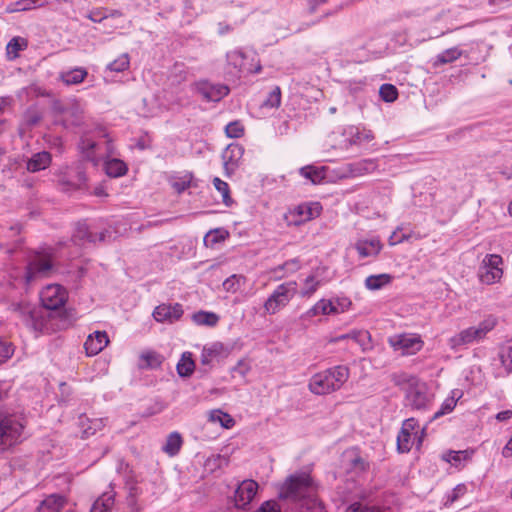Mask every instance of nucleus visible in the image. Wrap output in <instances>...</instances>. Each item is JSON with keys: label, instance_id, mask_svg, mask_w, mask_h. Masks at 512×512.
Wrapping results in <instances>:
<instances>
[{"label": "nucleus", "instance_id": "f257e3e1", "mask_svg": "<svg viewBox=\"0 0 512 512\" xmlns=\"http://www.w3.org/2000/svg\"><path fill=\"white\" fill-rule=\"evenodd\" d=\"M279 499L289 500L307 512H322L323 506L316 497V485L306 471L289 475L279 487Z\"/></svg>", "mask_w": 512, "mask_h": 512}, {"label": "nucleus", "instance_id": "f03ea898", "mask_svg": "<svg viewBox=\"0 0 512 512\" xmlns=\"http://www.w3.org/2000/svg\"><path fill=\"white\" fill-rule=\"evenodd\" d=\"M349 378V369L338 365L312 376L309 390L316 395H325L340 389Z\"/></svg>", "mask_w": 512, "mask_h": 512}, {"label": "nucleus", "instance_id": "7ed1b4c3", "mask_svg": "<svg viewBox=\"0 0 512 512\" xmlns=\"http://www.w3.org/2000/svg\"><path fill=\"white\" fill-rule=\"evenodd\" d=\"M498 324V319L493 315H488L475 326L461 330L449 339V346L456 350L459 347L467 346L473 343H479L486 339Z\"/></svg>", "mask_w": 512, "mask_h": 512}, {"label": "nucleus", "instance_id": "20e7f679", "mask_svg": "<svg viewBox=\"0 0 512 512\" xmlns=\"http://www.w3.org/2000/svg\"><path fill=\"white\" fill-rule=\"evenodd\" d=\"M54 270L53 249L36 251L30 256L24 275L25 284L28 286L34 281L49 277Z\"/></svg>", "mask_w": 512, "mask_h": 512}, {"label": "nucleus", "instance_id": "39448f33", "mask_svg": "<svg viewBox=\"0 0 512 512\" xmlns=\"http://www.w3.org/2000/svg\"><path fill=\"white\" fill-rule=\"evenodd\" d=\"M433 403V394L430 393L426 383L411 377L405 389V405L413 410L427 411Z\"/></svg>", "mask_w": 512, "mask_h": 512}, {"label": "nucleus", "instance_id": "423d86ee", "mask_svg": "<svg viewBox=\"0 0 512 512\" xmlns=\"http://www.w3.org/2000/svg\"><path fill=\"white\" fill-rule=\"evenodd\" d=\"M297 293V282L287 281L276 287L264 303L267 314L273 315L286 307Z\"/></svg>", "mask_w": 512, "mask_h": 512}, {"label": "nucleus", "instance_id": "0eeeda50", "mask_svg": "<svg viewBox=\"0 0 512 512\" xmlns=\"http://www.w3.org/2000/svg\"><path fill=\"white\" fill-rule=\"evenodd\" d=\"M10 309L22 320L27 328L35 332H41L45 328L46 320L42 309L24 301L12 303Z\"/></svg>", "mask_w": 512, "mask_h": 512}, {"label": "nucleus", "instance_id": "6e6552de", "mask_svg": "<svg viewBox=\"0 0 512 512\" xmlns=\"http://www.w3.org/2000/svg\"><path fill=\"white\" fill-rule=\"evenodd\" d=\"M24 424L15 415H0V446L10 447L20 441Z\"/></svg>", "mask_w": 512, "mask_h": 512}, {"label": "nucleus", "instance_id": "1a4fd4ad", "mask_svg": "<svg viewBox=\"0 0 512 512\" xmlns=\"http://www.w3.org/2000/svg\"><path fill=\"white\" fill-rule=\"evenodd\" d=\"M230 354V349L221 342H213L203 347L200 357L202 367L198 372L207 375L212 368L213 362H221Z\"/></svg>", "mask_w": 512, "mask_h": 512}, {"label": "nucleus", "instance_id": "9d476101", "mask_svg": "<svg viewBox=\"0 0 512 512\" xmlns=\"http://www.w3.org/2000/svg\"><path fill=\"white\" fill-rule=\"evenodd\" d=\"M87 177L83 166L79 163L67 167L59 174L58 182L64 191H73L83 189L86 185Z\"/></svg>", "mask_w": 512, "mask_h": 512}, {"label": "nucleus", "instance_id": "9b49d317", "mask_svg": "<svg viewBox=\"0 0 512 512\" xmlns=\"http://www.w3.org/2000/svg\"><path fill=\"white\" fill-rule=\"evenodd\" d=\"M389 343L395 351H401L403 355H414L423 347L420 336L413 334L395 335L389 339Z\"/></svg>", "mask_w": 512, "mask_h": 512}, {"label": "nucleus", "instance_id": "f8f14e48", "mask_svg": "<svg viewBox=\"0 0 512 512\" xmlns=\"http://www.w3.org/2000/svg\"><path fill=\"white\" fill-rule=\"evenodd\" d=\"M80 149L86 155L89 160H97L104 155L110 156L114 153L113 146L110 139H106L104 142V151L102 152L101 144L92 140L91 138L84 136L81 138L79 143Z\"/></svg>", "mask_w": 512, "mask_h": 512}, {"label": "nucleus", "instance_id": "ddd939ff", "mask_svg": "<svg viewBox=\"0 0 512 512\" xmlns=\"http://www.w3.org/2000/svg\"><path fill=\"white\" fill-rule=\"evenodd\" d=\"M40 299L47 310H57L65 304L66 293L60 285H48L41 292Z\"/></svg>", "mask_w": 512, "mask_h": 512}, {"label": "nucleus", "instance_id": "4468645a", "mask_svg": "<svg viewBox=\"0 0 512 512\" xmlns=\"http://www.w3.org/2000/svg\"><path fill=\"white\" fill-rule=\"evenodd\" d=\"M107 234V231L94 233L93 231L90 230L86 222H78L75 227L74 233L72 234L71 241L74 245L84 246L86 243H96L97 241H104Z\"/></svg>", "mask_w": 512, "mask_h": 512}, {"label": "nucleus", "instance_id": "2eb2a0df", "mask_svg": "<svg viewBox=\"0 0 512 512\" xmlns=\"http://www.w3.org/2000/svg\"><path fill=\"white\" fill-rule=\"evenodd\" d=\"M258 489V483L254 480H244L238 486L234 494L235 505L245 508L250 504Z\"/></svg>", "mask_w": 512, "mask_h": 512}, {"label": "nucleus", "instance_id": "dca6fc26", "mask_svg": "<svg viewBox=\"0 0 512 512\" xmlns=\"http://www.w3.org/2000/svg\"><path fill=\"white\" fill-rule=\"evenodd\" d=\"M183 315L182 305L179 303L161 304L157 306L153 312V317L158 322H170L173 323L179 320Z\"/></svg>", "mask_w": 512, "mask_h": 512}, {"label": "nucleus", "instance_id": "f3484780", "mask_svg": "<svg viewBox=\"0 0 512 512\" xmlns=\"http://www.w3.org/2000/svg\"><path fill=\"white\" fill-rule=\"evenodd\" d=\"M198 92L208 101H220L228 95L229 88L223 84H212L208 81H201L197 84Z\"/></svg>", "mask_w": 512, "mask_h": 512}, {"label": "nucleus", "instance_id": "a211bd4d", "mask_svg": "<svg viewBox=\"0 0 512 512\" xmlns=\"http://www.w3.org/2000/svg\"><path fill=\"white\" fill-rule=\"evenodd\" d=\"M109 343L108 335L105 331H95L90 334L84 343L87 355L94 356L100 353Z\"/></svg>", "mask_w": 512, "mask_h": 512}, {"label": "nucleus", "instance_id": "6ab92c4d", "mask_svg": "<svg viewBox=\"0 0 512 512\" xmlns=\"http://www.w3.org/2000/svg\"><path fill=\"white\" fill-rule=\"evenodd\" d=\"M296 216L300 217V220H293L294 226H299L315 217H318L321 213L322 207L318 202L304 203L291 209Z\"/></svg>", "mask_w": 512, "mask_h": 512}, {"label": "nucleus", "instance_id": "aec40b11", "mask_svg": "<svg viewBox=\"0 0 512 512\" xmlns=\"http://www.w3.org/2000/svg\"><path fill=\"white\" fill-rule=\"evenodd\" d=\"M377 163L373 159H362L353 163H348L345 167V175L349 177H360L375 171Z\"/></svg>", "mask_w": 512, "mask_h": 512}, {"label": "nucleus", "instance_id": "412c9836", "mask_svg": "<svg viewBox=\"0 0 512 512\" xmlns=\"http://www.w3.org/2000/svg\"><path fill=\"white\" fill-rule=\"evenodd\" d=\"M67 504V498L61 494H50L38 505L35 512H61Z\"/></svg>", "mask_w": 512, "mask_h": 512}, {"label": "nucleus", "instance_id": "4be33fe9", "mask_svg": "<svg viewBox=\"0 0 512 512\" xmlns=\"http://www.w3.org/2000/svg\"><path fill=\"white\" fill-rule=\"evenodd\" d=\"M52 155L48 151H40L33 154L26 162V169L31 173L42 171L49 167Z\"/></svg>", "mask_w": 512, "mask_h": 512}, {"label": "nucleus", "instance_id": "5701e85b", "mask_svg": "<svg viewBox=\"0 0 512 512\" xmlns=\"http://www.w3.org/2000/svg\"><path fill=\"white\" fill-rule=\"evenodd\" d=\"M355 249L361 258L376 257L382 249V244L378 239L359 240L355 244Z\"/></svg>", "mask_w": 512, "mask_h": 512}, {"label": "nucleus", "instance_id": "b1692460", "mask_svg": "<svg viewBox=\"0 0 512 512\" xmlns=\"http://www.w3.org/2000/svg\"><path fill=\"white\" fill-rule=\"evenodd\" d=\"M88 72L85 68L77 67L59 73V79L67 86L77 85L84 81Z\"/></svg>", "mask_w": 512, "mask_h": 512}, {"label": "nucleus", "instance_id": "393cba45", "mask_svg": "<svg viewBox=\"0 0 512 512\" xmlns=\"http://www.w3.org/2000/svg\"><path fill=\"white\" fill-rule=\"evenodd\" d=\"M115 494L113 492L103 493L92 505L90 512H110L114 505Z\"/></svg>", "mask_w": 512, "mask_h": 512}, {"label": "nucleus", "instance_id": "a878e982", "mask_svg": "<svg viewBox=\"0 0 512 512\" xmlns=\"http://www.w3.org/2000/svg\"><path fill=\"white\" fill-rule=\"evenodd\" d=\"M177 373L180 377H189L195 370V362L192 353L184 352L177 364Z\"/></svg>", "mask_w": 512, "mask_h": 512}, {"label": "nucleus", "instance_id": "bb28decb", "mask_svg": "<svg viewBox=\"0 0 512 512\" xmlns=\"http://www.w3.org/2000/svg\"><path fill=\"white\" fill-rule=\"evenodd\" d=\"M393 277L390 274L370 275L365 279V286L369 290H379L391 283Z\"/></svg>", "mask_w": 512, "mask_h": 512}, {"label": "nucleus", "instance_id": "cd10ccee", "mask_svg": "<svg viewBox=\"0 0 512 512\" xmlns=\"http://www.w3.org/2000/svg\"><path fill=\"white\" fill-rule=\"evenodd\" d=\"M105 171L108 176L117 178L126 174L127 166L122 160L112 158L105 162Z\"/></svg>", "mask_w": 512, "mask_h": 512}, {"label": "nucleus", "instance_id": "c85d7f7f", "mask_svg": "<svg viewBox=\"0 0 512 512\" xmlns=\"http://www.w3.org/2000/svg\"><path fill=\"white\" fill-rule=\"evenodd\" d=\"M182 437L178 432H172L168 435L163 451L169 456H175L179 453L182 446Z\"/></svg>", "mask_w": 512, "mask_h": 512}, {"label": "nucleus", "instance_id": "c756f323", "mask_svg": "<svg viewBox=\"0 0 512 512\" xmlns=\"http://www.w3.org/2000/svg\"><path fill=\"white\" fill-rule=\"evenodd\" d=\"M300 175L309 179L313 184H319L325 178L324 167L306 166L300 169Z\"/></svg>", "mask_w": 512, "mask_h": 512}, {"label": "nucleus", "instance_id": "7c9ffc66", "mask_svg": "<svg viewBox=\"0 0 512 512\" xmlns=\"http://www.w3.org/2000/svg\"><path fill=\"white\" fill-rule=\"evenodd\" d=\"M28 47V40L26 38L15 36L7 44V54L12 58L19 56V52L25 50Z\"/></svg>", "mask_w": 512, "mask_h": 512}, {"label": "nucleus", "instance_id": "2f4dec72", "mask_svg": "<svg viewBox=\"0 0 512 512\" xmlns=\"http://www.w3.org/2000/svg\"><path fill=\"white\" fill-rule=\"evenodd\" d=\"M192 319L197 325L213 327L218 323L219 316L213 312L199 311L193 314Z\"/></svg>", "mask_w": 512, "mask_h": 512}, {"label": "nucleus", "instance_id": "473e14b6", "mask_svg": "<svg viewBox=\"0 0 512 512\" xmlns=\"http://www.w3.org/2000/svg\"><path fill=\"white\" fill-rule=\"evenodd\" d=\"M229 236L228 231L217 228L210 230L204 237V244L206 247H214L216 244L224 241Z\"/></svg>", "mask_w": 512, "mask_h": 512}, {"label": "nucleus", "instance_id": "72a5a7b5", "mask_svg": "<svg viewBox=\"0 0 512 512\" xmlns=\"http://www.w3.org/2000/svg\"><path fill=\"white\" fill-rule=\"evenodd\" d=\"M470 457L467 450L462 451H447L443 453L442 459L455 467H459L463 461H466Z\"/></svg>", "mask_w": 512, "mask_h": 512}, {"label": "nucleus", "instance_id": "f704fd0d", "mask_svg": "<svg viewBox=\"0 0 512 512\" xmlns=\"http://www.w3.org/2000/svg\"><path fill=\"white\" fill-rule=\"evenodd\" d=\"M130 66V56L128 53H123L118 56L117 59L113 60L106 66V70L110 72H124Z\"/></svg>", "mask_w": 512, "mask_h": 512}, {"label": "nucleus", "instance_id": "c9c22d12", "mask_svg": "<svg viewBox=\"0 0 512 512\" xmlns=\"http://www.w3.org/2000/svg\"><path fill=\"white\" fill-rule=\"evenodd\" d=\"M462 55V51L457 47L446 49L437 55L435 64H448L456 61Z\"/></svg>", "mask_w": 512, "mask_h": 512}, {"label": "nucleus", "instance_id": "e433bc0d", "mask_svg": "<svg viewBox=\"0 0 512 512\" xmlns=\"http://www.w3.org/2000/svg\"><path fill=\"white\" fill-rule=\"evenodd\" d=\"M499 360L506 374L512 373V345H504L498 353Z\"/></svg>", "mask_w": 512, "mask_h": 512}, {"label": "nucleus", "instance_id": "4c0bfd02", "mask_svg": "<svg viewBox=\"0 0 512 512\" xmlns=\"http://www.w3.org/2000/svg\"><path fill=\"white\" fill-rule=\"evenodd\" d=\"M243 148L241 145L239 144H230L224 155H223V158L225 160V163L226 164H232V165H235L237 164V161L242 157L243 155Z\"/></svg>", "mask_w": 512, "mask_h": 512}, {"label": "nucleus", "instance_id": "58836bf2", "mask_svg": "<svg viewBox=\"0 0 512 512\" xmlns=\"http://www.w3.org/2000/svg\"><path fill=\"white\" fill-rule=\"evenodd\" d=\"M141 360L144 364H141V368L156 369L161 366L163 357L156 352H147L141 355Z\"/></svg>", "mask_w": 512, "mask_h": 512}, {"label": "nucleus", "instance_id": "ea45409f", "mask_svg": "<svg viewBox=\"0 0 512 512\" xmlns=\"http://www.w3.org/2000/svg\"><path fill=\"white\" fill-rule=\"evenodd\" d=\"M213 184H214L215 189L218 192H220V194L222 196L223 203L226 206H230L232 203V199L230 197L229 185L225 181L221 180L218 177L214 178Z\"/></svg>", "mask_w": 512, "mask_h": 512}, {"label": "nucleus", "instance_id": "a19ab883", "mask_svg": "<svg viewBox=\"0 0 512 512\" xmlns=\"http://www.w3.org/2000/svg\"><path fill=\"white\" fill-rule=\"evenodd\" d=\"M379 94L385 102H393L398 97L397 88L392 84H383L379 89Z\"/></svg>", "mask_w": 512, "mask_h": 512}, {"label": "nucleus", "instance_id": "79ce46f5", "mask_svg": "<svg viewBox=\"0 0 512 512\" xmlns=\"http://www.w3.org/2000/svg\"><path fill=\"white\" fill-rule=\"evenodd\" d=\"M485 271L481 272L480 278L481 281L485 284H493L498 281L503 274L502 269H491V268H483Z\"/></svg>", "mask_w": 512, "mask_h": 512}, {"label": "nucleus", "instance_id": "37998d69", "mask_svg": "<svg viewBox=\"0 0 512 512\" xmlns=\"http://www.w3.org/2000/svg\"><path fill=\"white\" fill-rule=\"evenodd\" d=\"M85 421L90 423V425H88L86 428L83 429V434L85 437L94 435L96 433V431L99 430L101 428V426L103 425L101 419L90 420L87 417L81 416L80 423L82 426L85 425Z\"/></svg>", "mask_w": 512, "mask_h": 512}, {"label": "nucleus", "instance_id": "c03bdc74", "mask_svg": "<svg viewBox=\"0 0 512 512\" xmlns=\"http://www.w3.org/2000/svg\"><path fill=\"white\" fill-rule=\"evenodd\" d=\"M14 354V346L11 342L0 337V364L6 362Z\"/></svg>", "mask_w": 512, "mask_h": 512}, {"label": "nucleus", "instance_id": "a18cd8bd", "mask_svg": "<svg viewBox=\"0 0 512 512\" xmlns=\"http://www.w3.org/2000/svg\"><path fill=\"white\" fill-rule=\"evenodd\" d=\"M456 402L457 400L455 399L454 395L445 399L441 405V408L434 413L432 419H437L445 414L452 412L456 406Z\"/></svg>", "mask_w": 512, "mask_h": 512}, {"label": "nucleus", "instance_id": "49530a36", "mask_svg": "<svg viewBox=\"0 0 512 512\" xmlns=\"http://www.w3.org/2000/svg\"><path fill=\"white\" fill-rule=\"evenodd\" d=\"M281 103V90L278 86L272 89L267 99L263 102V106L269 108H277Z\"/></svg>", "mask_w": 512, "mask_h": 512}, {"label": "nucleus", "instance_id": "de8ad7c7", "mask_svg": "<svg viewBox=\"0 0 512 512\" xmlns=\"http://www.w3.org/2000/svg\"><path fill=\"white\" fill-rule=\"evenodd\" d=\"M411 434L400 431L397 437V449L401 453L409 452L411 449Z\"/></svg>", "mask_w": 512, "mask_h": 512}, {"label": "nucleus", "instance_id": "09e8293b", "mask_svg": "<svg viewBox=\"0 0 512 512\" xmlns=\"http://www.w3.org/2000/svg\"><path fill=\"white\" fill-rule=\"evenodd\" d=\"M320 285V281L316 280L313 275L308 276L304 282V288L301 291V295L304 297L311 296Z\"/></svg>", "mask_w": 512, "mask_h": 512}, {"label": "nucleus", "instance_id": "8fccbe9b", "mask_svg": "<svg viewBox=\"0 0 512 512\" xmlns=\"http://www.w3.org/2000/svg\"><path fill=\"white\" fill-rule=\"evenodd\" d=\"M45 5L42 0H19L15 2L18 12L29 11L35 7H43Z\"/></svg>", "mask_w": 512, "mask_h": 512}, {"label": "nucleus", "instance_id": "3c124183", "mask_svg": "<svg viewBox=\"0 0 512 512\" xmlns=\"http://www.w3.org/2000/svg\"><path fill=\"white\" fill-rule=\"evenodd\" d=\"M317 305L322 315L339 313V309L331 300L321 299L317 302Z\"/></svg>", "mask_w": 512, "mask_h": 512}, {"label": "nucleus", "instance_id": "603ef678", "mask_svg": "<svg viewBox=\"0 0 512 512\" xmlns=\"http://www.w3.org/2000/svg\"><path fill=\"white\" fill-rule=\"evenodd\" d=\"M225 132L230 138H239L243 135L244 128L240 122L234 121L226 125Z\"/></svg>", "mask_w": 512, "mask_h": 512}, {"label": "nucleus", "instance_id": "864d4df0", "mask_svg": "<svg viewBox=\"0 0 512 512\" xmlns=\"http://www.w3.org/2000/svg\"><path fill=\"white\" fill-rule=\"evenodd\" d=\"M210 420L213 422H220L223 427L229 428L230 423L233 422V419L226 413H223L220 410H214L210 413Z\"/></svg>", "mask_w": 512, "mask_h": 512}, {"label": "nucleus", "instance_id": "5fc2aeb1", "mask_svg": "<svg viewBox=\"0 0 512 512\" xmlns=\"http://www.w3.org/2000/svg\"><path fill=\"white\" fill-rule=\"evenodd\" d=\"M347 336L361 346H365L366 342L370 339L369 332L365 330H353L347 333Z\"/></svg>", "mask_w": 512, "mask_h": 512}, {"label": "nucleus", "instance_id": "6e6d98bb", "mask_svg": "<svg viewBox=\"0 0 512 512\" xmlns=\"http://www.w3.org/2000/svg\"><path fill=\"white\" fill-rule=\"evenodd\" d=\"M502 257L497 254H488L483 260V268L501 269Z\"/></svg>", "mask_w": 512, "mask_h": 512}, {"label": "nucleus", "instance_id": "4d7b16f0", "mask_svg": "<svg viewBox=\"0 0 512 512\" xmlns=\"http://www.w3.org/2000/svg\"><path fill=\"white\" fill-rule=\"evenodd\" d=\"M346 512H382V510L377 506H367L356 502L349 505Z\"/></svg>", "mask_w": 512, "mask_h": 512}, {"label": "nucleus", "instance_id": "13d9d810", "mask_svg": "<svg viewBox=\"0 0 512 512\" xmlns=\"http://www.w3.org/2000/svg\"><path fill=\"white\" fill-rule=\"evenodd\" d=\"M352 469L356 472H363L368 468V463L359 455L354 454L350 458Z\"/></svg>", "mask_w": 512, "mask_h": 512}, {"label": "nucleus", "instance_id": "bf43d9fd", "mask_svg": "<svg viewBox=\"0 0 512 512\" xmlns=\"http://www.w3.org/2000/svg\"><path fill=\"white\" fill-rule=\"evenodd\" d=\"M256 512H281L280 505L276 500L265 501Z\"/></svg>", "mask_w": 512, "mask_h": 512}, {"label": "nucleus", "instance_id": "052dcab7", "mask_svg": "<svg viewBox=\"0 0 512 512\" xmlns=\"http://www.w3.org/2000/svg\"><path fill=\"white\" fill-rule=\"evenodd\" d=\"M223 288L228 292H235L239 288V280L236 275H232L223 282Z\"/></svg>", "mask_w": 512, "mask_h": 512}, {"label": "nucleus", "instance_id": "680f3d73", "mask_svg": "<svg viewBox=\"0 0 512 512\" xmlns=\"http://www.w3.org/2000/svg\"><path fill=\"white\" fill-rule=\"evenodd\" d=\"M86 17L91 20L92 22H96V23H100L101 21H103L104 19L107 18V15L104 14L103 10L102 9H94L92 11H90Z\"/></svg>", "mask_w": 512, "mask_h": 512}, {"label": "nucleus", "instance_id": "e2e57ef3", "mask_svg": "<svg viewBox=\"0 0 512 512\" xmlns=\"http://www.w3.org/2000/svg\"><path fill=\"white\" fill-rule=\"evenodd\" d=\"M465 492H466L465 485H463V484L457 485L453 489L452 493L448 496L447 502H451L452 503V502L456 501L459 497L464 495Z\"/></svg>", "mask_w": 512, "mask_h": 512}, {"label": "nucleus", "instance_id": "0e129e2a", "mask_svg": "<svg viewBox=\"0 0 512 512\" xmlns=\"http://www.w3.org/2000/svg\"><path fill=\"white\" fill-rule=\"evenodd\" d=\"M374 139V135L372 134L371 131H367V132H357L354 137H353V142L354 143H361L363 141L365 142H370L371 140Z\"/></svg>", "mask_w": 512, "mask_h": 512}, {"label": "nucleus", "instance_id": "69168bd1", "mask_svg": "<svg viewBox=\"0 0 512 512\" xmlns=\"http://www.w3.org/2000/svg\"><path fill=\"white\" fill-rule=\"evenodd\" d=\"M250 367L244 360H240L237 365L232 369V372L238 373L240 376L244 377L249 371Z\"/></svg>", "mask_w": 512, "mask_h": 512}, {"label": "nucleus", "instance_id": "338daca9", "mask_svg": "<svg viewBox=\"0 0 512 512\" xmlns=\"http://www.w3.org/2000/svg\"><path fill=\"white\" fill-rule=\"evenodd\" d=\"M416 426H417L416 420L414 418H409L403 422L401 431L408 432L411 434V432L415 429Z\"/></svg>", "mask_w": 512, "mask_h": 512}, {"label": "nucleus", "instance_id": "774afa93", "mask_svg": "<svg viewBox=\"0 0 512 512\" xmlns=\"http://www.w3.org/2000/svg\"><path fill=\"white\" fill-rule=\"evenodd\" d=\"M352 302L348 298H341L337 299L336 306L339 309V312H344L345 310L349 309Z\"/></svg>", "mask_w": 512, "mask_h": 512}]
</instances>
